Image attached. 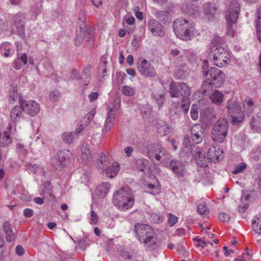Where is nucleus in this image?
<instances>
[{
	"label": "nucleus",
	"mask_w": 261,
	"mask_h": 261,
	"mask_svg": "<svg viewBox=\"0 0 261 261\" xmlns=\"http://www.w3.org/2000/svg\"><path fill=\"white\" fill-rule=\"evenodd\" d=\"M33 211L30 208H26L24 210L23 214L25 217H31L33 215Z\"/></svg>",
	"instance_id": "54"
},
{
	"label": "nucleus",
	"mask_w": 261,
	"mask_h": 261,
	"mask_svg": "<svg viewBox=\"0 0 261 261\" xmlns=\"http://www.w3.org/2000/svg\"><path fill=\"white\" fill-rule=\"evenodd\" d=\"M210 80L216 88L220 87L224 83L226 79L224 72L216 67H211Z\"/></svg>",
	"instance_id": "13"
},
{
	"label": "nucleus",
	"mask_w": 261,
	"mask_h": 261,
	"mask_svg": "<svg viewBox=\"0 0 261 261\" xmlns=\"http://www.w3.org/2000/svg\"><path fill=\"white\" fill-rule=\"evenodd\" d=\"M212 52L213 61L215 64L219 67L225 66L230 61V55L228 50L223 47H217Z\"/></svg>",
	"instance_id": "6"
},
{
	"label": "nucleus",
	"mask_w": 261,
	"mask_h": 261,
	"mask_svg": "<svg viewBox=\"0 0 261 261\" xmlns=\"http://www.w3.org/2000/svg\"><path fill=\"white\" fill-rule=\"evenodd\" d=\"M209 98L212 103L219 106L224 100V95L221 91L215 90L209 95Z\"/></svg>",
	"instance_id": "23"
},
{
	"label": "nucleus",
	"mask_w": 261,
	"mask_h": 261,
	"mask_svg": "<svg viewBox=\"0 0 261 261\" xmlns=\"http://www.w3.org/2000/svg\"><path fill=\"white\" fill-rule=\"evenodd\" d=\"M245 111L247 113H251L254 109V102L251 99L245 100L243 103Z\"/></svg>",
	"instance_id": "33"
},
{
	"label": "nucleus",
	"mask_w": 261,
	"mask_h": 261,
	"mask_svg": "<svg viewBox=\"0 0 261 261\" xmlns=\"http://www.w3.org/2000/svg\"><path fill=\"white\" fill-rule=\"evenodd\" d=\"M95 114V110H92L89 112L88 114H87L83 118V120L82 121H85V124H81L80 125V129H77L76 132L70 133L67 132L64 133L62 135V139L64 142L67 143H71L73 140L77 138V134L80 133V132L87 125H88L90 121L93 118L94 115Z\"/></svg>",
	"instance_id": "8"
},
{
	"label": "nucleus",
	"mask_w": 261,
	"mask_h": 261,
	"mask_svg": "<svg viewBox=\"0 0 261 261\" xmlns=\"http://www.w3.org/2000/svg\"><path fill=\"white\" fill-rule=\"evenodd\" d=\"M248 204H245L243 206L239 205L238 210L240 213H244L248 208Z\"/></svg>",
	"instance_id": "59"
},
{
	"label": "nucleus",
	"mask_w": 261,
	"mask_h": 261,
	"mask_svg": "<svg viewBox=\"0 0 261 261\" xmlns=\"http://www.w3.org/2000/svg\"><path fill=\"white\" fill-rule=\"evenodd\" d=\"M217 9L218 8L211 3H206L204 6V11L205 14L214 15Z\"/></svg>",
	"instance_id": "31"
},
{
	"label": "nucleus",
	"mask_w": 261,
	"mask_h": 261,
	"mask_svg": "<svg viewBox=\"0 0 261 261\" xmlns=\"http://www.w3.org/2000/svg\"><path fill=\"white\" fill-rule=\"evenodd\" d=\"M222 39L218 36H215L210 45V49L211 51H213L215 48L217 47H221L220 46V44L222 43Z\"/></svg>",
	"instance_id": "34"
},
{
	"label": "nucleus",
	"mask_w": 261,
	"mask_h": 261,
	"mask_svg": "<svg viewBox=\"0 0 261 261\" xmlns=\"http://www.w3.org/2000/svg\"><path fill=\"white\" fill-rule=\"evenodd\" d=\"M82 77H83L84 76H85V77H86V80L82 82V84L83 85V86L84 87H86L88 85V84L89 83L90 77L88 75V74H87L86 73L82 74Z\"/></svg>",
	"instance_id": "52"
},
{
	"label": "nucleus",
	"mask_w": 261,
	"mask_h": 261,
	"mask_svg": "<svg viewBox=\"0 0 261 261\" xmlns=\"http://www.w3.org/2000/svg\"><path fill=\"white\" fill-rule=\"evenodd\" d=\"M228 26H227V33L228 35L230 36L233 37L234 36L235 32L233 28V24H234L236 22H233L232 21H228V20H226Z\"/></svg>",
	"instance_id": "37"
},
{
	"label": "nucleus",
	"mask_w": 261,
	"mask_h": 261,
	"mask_svg": "<svg viewBox=\"0 0 261 261\" xmlns=\"http://www.w3.org/2000/svg\"><path fill=\"white\" fill-rule=\"evenodd\" d=\"M148 28L154 36L163 37L165 35V32L161 23L155 19H152L148 21Z\"/></svg>",
	"instance_id": "15"
},
{
	"label": "nucleus",
	"mask_w": 261,
	"mask_h": 261,
	"mask_svg": "<svg viewBox=\"0 0 261 261\" xmlns=\"http://www.w3.org/2000/svg\"><path fill=\"white\" fill-rule=\"evenodd\" d=\"M115 120V110L113 108L110 110L106 118L103 131L109 132L113 127Z\"/></svg>",
	"instance_id": "19"
},
{
	"label": "nucleus",
	"mask_w": 261,
	"mask_h": 261,
	"mask_svg": "<svg viewBox=\"0 0 261 261\" xmlns=\"http://www.w3.org/2000/svg\"><path fill=\"white\" fill-rule=\"evenodd\" d=\"M173 28L176 36L182 40L189 41L195 36L194 23L186 19H176L173 23Z\"/></svg>",
	"instance_id": "1"
},
{
	"label": "nucleus",
	"mask_w": 261,
	"mask_h": 261,
	"mask_svg": "<svg viewBox=\"0 0 261 261\" xmlns=\"http://www.w3.org/2000/svg\"><path fill=\"white\" fill-rule=\"evenodd\" d=\"M20 105L22 107L23 112L31 116H35L40 110L38 103L34 100H20Z\"/></svg>",
	"instance_id": "12"
},
{
	"label": "nucleus",
	"mask_w": 261,
	"mask_h": 261,
	"mask_svg": "<svg viewBox=\"0 0 261 261\" xmlns=\"http://www.w3.org/2000/svg\"><path fill=\"white\" fill-rule=\"evenodd\" d=\"M191 117L192 119L196 120L198 118V107L195 105H193L191 107Z\"/></svg>",
	"instance_id": "38"
},
{
	"label": "nucleus",
	"mask_w": 261,
	"mask_h": 261,
	"mask_svg": "<svg viewBox=\"0 0 261 261\" xmlns=\"http://www.w3.org/2000/svg\"><path fill=\"white\" fill-rule=\"evenodd\" d=\"M223 151L220 148L218 149L215 146H211L207 152V158L213 162H219L220 158L223 157Z\"/></svg>",
	"instance_id": "16"
},
{
	"label": "nucleus",
	"mask_w": 261,
	"mask_h": 261,
	"mask_svg": "<svg viewBox=\"0 0 261 261\" xmlns=\"http://www.w3.org/2000/svg\"><path fill=\"white\" fill-rule=\"evenodd\" d=\"M145 240L141 243H143L147 249L149 250H154L159 246V242L155 232L153 235L150 236Z\"/></svg>",
	"instance_id": "18"
},
{
	"label": "nucleus",
	"mask_w": 261,
	"mask_h": 261,
	"mask_svg": "<svg viewBox=\"0 0 261 261\" xmlns=\"http://www.w3.org/2000/svg\"><path fill=\"white\" fill-rule=\"evenodd\" d=\"M16 253L19 255H22L24 253V249L20 245H18L15 249Z\"/></svg>",
	"instance_id": "56"
},
{
	"label": "nucleus",
	"mask_w": 261,
	"mask_h": 261,
	"mask_svg": "<svg viewBox=\"0 0 261 261\" xmlns=\"http://www.w3.org/2000/svg\"><path fill=\"white\" fill-rule=\"evenodd\" d=\"M19 61H21L23 62V65H25L27 63V60H28V57L26 54H23L22 55V56L20 57V58H19Z\"/></svg>",
	"instance_id": "60"
},
{
	"label": "nucleus",
	"mask_w": 261,
	"mask_h": 261,
	"mask_svg": "<svg viewBox=\"0 0 261 261\" xmlns=\"http://www.w3.org/2000/svg\"><path fill=\"white\" fill-rule=\"evenodd\" d=\"M191 88L185 83H180L178 85L172 81L169 86V93L172 98L188 97L191 94Z\"/></svg>",
	"instance_id": "7"
},
{
	"label": "nucleus",
	"mask_w": 261,
	"mask_h": 261,
	"mask_svg": "<svg viewBox=\"0 0 261 261\" xmlns=\"http://www.w3.org/2000/svg\"><path fill=\"white\" fill-rule=\"evenodd\" d=\"M19 58H17L13 63V67L17 70L20 69L22 67V64L19 62Z\"/></svg>",
	"instance_id": "53"
},
{
	"label": "nucleus",
	"mask_w": 261,
	"mask_h": 261,
	"mask_svg": "<svg viewBox=\"0 0 261 261\" xmlns=\"http://www.w3.org/2000/svg\"><path fill=\"white\" fill-rule=\"evenodd\" d=\"M11 139L9 133L4 132L3 134L0 133V146H5L9 144Z\"/></svg>",
	"instance_id": "27"
},
{
	"label": "nucleus",
	"mask_w": 261,
	"mask_h": 261,
	"mask_svg": "<svg viewBox=\"0 0 261 261\" xmlns=\"http://www.w3.org/2000/svg\"><path fill=\"white\" fill-rule=\"evenodd\" d=\"M213 83L209 79H206L203 83L201 89L202 93L205 95H210V92L213 90Z\"/></svg>",
	"instance_id": "29"
},
{
	"label": "nucleus",
	"mask_w": 261,
	"mask_h": 261,
	"mask_svg": "<svg viewBox=\"0 0 261 261\" xmlns=\"http://www.w3.org/2000/svg\"><path fill=\"white\" fill-rule=\"evenodd\" d=\"M23 110L22 107L16 106H15L11 111L10 118L13 123H16L20 121L23 118Z\"/></svg>",
	"instance_id": "21"
},
{
	"label": "nucleus",
	"mask_w": 261,
	"mask_h": 261,
	"mask_svg": "<svg viewBox=\"0 0 261 261\" xmlns=\"http://www.w3.org/2000/svg\"><path fill=\"white\" fill-rule=\"evenodd\" d=\"M246 168V165L244 163H241L238 166H237L235 170L233 171V174H238L242 172Z\"/></svg>",
	"instance_id": "44"
},
{
	"label": "nucleus",
	"mask_w": 261,
	"mask_h": 261,
	"mask_svg": "<svg viewBox=\"0 0 261 261\" xmlns=\"http://www.w3.org/2000/svg\"><path fill=\"white\" fill-rule=\"evenodd\" d=\"M256 27L257 38L261 43V22L259 20L256 21Z\"/></svg>",
	"instance_id": "47"
},
{
	"label": "nucleus",
	"mask_w": 261,
	"mask_h": 261,
	"mask_svg": "<svg viewBox=\"0 0 261 261\" xmlns=\"http://www.w3.org/2000/svg\"><path fill=\"white\" fill-rule=\"evenodd\" d=\"M135 232L137 239L142 242L155 232L154 229L149 225L137 223L135 225Z\"/></svg>",
	"instance_id": "10"
},
{
	"label": "nucleus",
	"mask_w": 261,
	"mask_h": 261,
	"mask_svg": "<svg viewBox=\"0 0 261 261\" xmlns=\"http://www.w3.org/2000/svg\"><path fill=\"white\" fill-rule=\"evenodd\" d=\"M59 161L61 163L62 166L69 161L72 157V153L69 150H63L58 153Z\"/></svg>",
	"instance_id": "25"
},
{
	"label": "nucleus",
	"mask_w": 261,
	"mask_h": 261,
	"mask_svg": "<svg viewBox=\"0 0 261 261\" xmlns=\"http://www.w3.org/2000/svg\"><path fill=\"white\" fill-rule=\"evenodd\" d=\"M172 170L178 176H182L184 173V165L180 161L173 160L170 163Z\"/></svg>",
	"instance_id": "22"
},
{
	"label": "nucleus",
	"mask_w": 261,
	"mask_h": 261,
	"mask_svg": "<svg viewBox=\"0 0 261 261\" xmlns=\"http://www.w3.org/2000/svg\"><path fill=\"white\" fill-rule=\"evenodd\" d=\"M252 227L255 233L261 235V218H255L253 220Z\"/></svg>",
	"instance_id": "32"
},
{
	"label": "nucleus",
	"mask_w": 261,
	"mask_h": 261,
	"mask_svg": "<svg viewBox=\"0 0 261 261\" xmlns=\"http://www.w3.org/2000/svg\"><path fill=\"white\" fill-rule=\"evenodd\" d=\"M197 210V212L200 215H207L208 213V208L204 204H199Z\"/></svg>",
	"instance_id": "40"
},
{
	"label": "nucleus",
	"mask_w": 261,
	"mask_h": 261,
	"mask_svg": "<svg viewBox=\"0 0 261 261\" xmlns=\"http://www.w3.org/2000/svg\"><path fill=\"white\" fill-rule=\"evenodd\" d=\"M2 229L5 234L7 241L11 242L15 240L16 235L13 232L11 224L9 222L6 221L3 223Z\"/></svg>",
	"instance_id": "20"
},
{
	"label": "nucleus",
	"mask_w": 261,
	"mask_h": 261,
	"mask_svg": "<svg viewBox=\"0 0 261 261\" xmlns=\"http://www.w3.org/2000/svg\"><path fill=\"white\" fill-rule=\"evenodd\" d=\"M119 170V164L117 162H114L111 166L107 168L106 175L110 178H113L117 175Z\"/></svg>",
	"instance_id": "26"
},
{
	"label": "nucleus",
	"mask_w": 261,
	"mask_h": 261,
	"mask_svg": "<svg viewBox=\"0 0 261 261\" xmlns=\"http://www.w3.org/2000/svg\"><path fill=\"white\" fill-rule=\"evenodd\" d=\"M124 151L126 154V156L130 157L132 156L134 151V148L132 146H127L124 148Z\"/></svg>",
	"instance_id": "51"
},
{
	"label": "nucleus",
	"mask_w": 261,
	"mask_h": 261,
	"mask_svg": "<svg viewBox=\"0 0 261 261\" xmlns=\"http://www.w3.org/2000/svg\"><path fill=\"white\" fill-rule=\"evenodd\" d=\"M144 162L143 160H138L137 161V165L138 168L141 171H144L143 167H139V166L144 165Z\"/></svg>",
	"instance_id": "61"
},
{
	"label": "nucleus",
	"mask_w": 261,
	"mask_h": 261,
	"mask_svg": "<svg viewBox=\"0 0 261 261\" xmlns=\"http://www.w3.org/2000/svg\"><path fill=\"white\" fill-rule=\"evenodd\" d=\"M208 61L205 60L203 62V64L202 66L203 68V74L204 76H206L208 75Z\"/></svg>",
	"instance_id": "49"
},
{
	"label": "nucleus",
	"mask_w": 261,
	"mask_h": 261,
	"mask_svg": "<svg viewBox=\"0 0 261 261\" xmlns=\"http://www.w3.org/2000/svg\"><path fill=\"white\" fill-rule=\"evenodd\" d=\"M211 228L210 226H205L202 227L201 229V235L203 236L202 239H198V243L196 245L197 247H201L203 250L202 253L203 254L208 255L209 253V250L208 248L209 246H213V242L216 244L218 243V239L213 240V242L211 240L214 238L215 234L211 231Z\"/></svg>",
	"instance_id": "5"
},
{
	"label": "nucleus",
	"mask_w": 261,
	"mask_h": 261,
	"mask_svg": "<svg viewBox=\"0 0 261 261\" xmlns=\"http://www.w3.org/2000/svg\"><path fill=\"white\" fill-rule=\"evenodd\" d=\"M145 147L146 149L147 155L151 160L155 159L158 161L166 162L171 157L169 152L159 144H149Z\"/></svg>",
	"instance_id": "4"
},
{
	"label": "nucleus",
	"mask_w": 261,
	"mask_h": 261,
	"mask_svg": "<svg viewBox=\"0 0 261 261\" xmlns=\"http://www.w3.org/2000/svg\"><path fill=\"white\" fill-rule=\"evenodd\" d=\"M203 128L200 124H196L191 128V138L194 142L200 143L202 141Z\"/></svg>",
	"instance_id": "17"
},
{
	"label": "nucleus",
	"mask_w": 261,
	"mask_h": 261,
	"mask_svg": "<svg viewBox=\"0 0 261 261\" xmlns=\"http://www.w3.org/2000/svg\"><path fill=\"white\" fill-rule=\"evenodd\" d=\"M25 16L23 14L18 13L14 16V21L18 32L22 33L24 30Z\"/></svg>",
	"instance_id": "24"
},
{
	"label": "nucleus",
	"mask_w": 261,
	"mask_h": 261,
	"mask_svg": "<svg viewBox=\"0 0 261 261\" xmlns=\"http://www.w3.org/2000/svg\"><path fill=\"white\" fill-rule=\"evenodd\" d=\"M34 201L39 204H42L44 203V199L41 197H36L34 199Z\"/></svg>",
	"instance_id": "64"
},
{
	"label": "nucleus",
	"mask_w": 261,
	"mask_h": 261,
	"mask_svg": "<svg viewBox=\"0 0 261 261\" xmlns=\"http://www.w3.org/2000/svg\"><path fill=\"white\" fill-rule=\"evenodd\" d=\"M228 122L226 119H219L213 125L211 138L216 143H222L226 139L228 130Z\"/></svg>",
	"instance_id": "3"
},
{
	"label": "nucleus",
	"mask_w": 261,
	"mask_h": 261,
	"mask_svg": "<svg viewBox=\"0 0 261 261\" xmlns=\"http://www.w3.org/2000/svg\"><path fill=\"white\" fill-rule=\"evenodd\" d=\"M51 164L53 167L56 169H59L62 167L61 163L59 162L58 156H56L53 158L51 160Z\"/></svg>",
	"instance_id": "42"
},
{
	"label": "nucleus",
	"mask_w": 261,
	"mask_h": 261,
	"mask_svg": "<svg viewBox=\"0 0 261 261\" xmlns=\"http://www.w3.org/2000/svg\"><path fill=\"white\" fill-rule=\"evenodd\" d=\"M149 188L151 189V191L149 192L152 194H156L159 193V189L155 188V186L153 184H149L148 185Z\"/></svg>",
	"instance_id": "55"
},
{
	"label": "nucleus",
	"mask_w": 261,
	"mask_h": 261,
	"mask_svg": "<svg viewBox=\"0 0 261 261\" xmlns=\"http://www.w3.org/2000/svg\"><path fill=\"white\" fill-rule=\"evenodd\" d=\"M182 109L187 113L190 107V100L188 97H183L181 99Z\"/></svg>",
	"instance_id": "39"
},
{
	"label": "nucleus",
	"mask_w": 261,
	"mask_h": 261,
	"mask_svg": "<svg viewBox=\"0 0 261 261\" xmlns=\"http://www.w3.org/2000/svg\"><path fill=\"white\" fill-rule=\"evenodd\" d=\"M227 108L228 113L231 117L232 123L236 124L243 121L244 119V114L238 101H230L228 103Z\"/></svg>",
	"instance_id": "9"
},
{
	"label": "nucleus",
	"mask_w": 261,
	"mask_h": 261,
	"mask_svg": "<svg viewBox=\"0 0 261 261\" xmlns=\"http://www.w3.org/2000/svg\"><path fill=\"white\" fill-rule=\"evenodd\" d=\"M134 195L128 186H124L118 190L113 196V203L122 210L130 208L134 203Z\"/></svg>",
	"instance_id": "2"
},
{
	"label": "nucleus",
	"mask_w": 261,
	"mask_h": 261,
	"mask_svg": "<svg viewBox=\"0 0 261 261\" xmlns=\"http://www.w3.org/2000/svg\"><path fill=\"white\" fill-rule=\"evenodd\" d=\"M126 62L130 65H132L134 64V58L133 56L128 55L126 58Z\"/></svg>",
	"instance_id": "62"
},
{
	"label": "nucleus",
	"mask_w": 261,
	"mask_h": 261,
	"mask_svg": "<svg viewBox=\"0 0 261 261\" xmlns=\"http://www.w3.org/2000/svg\"><path fill=\"white\" fill-rule=\"evenodd\" d=\"M91 2L92 4L96 8H98L102 4V0H91Z\"/></svg>",
	"instance_id": "58"
},
{
	"label": "nucleus",
	"mask_w": 261,
	"mask_h": 261,
	"mask_svg": "<svg viewBox=\"0 0 261 261\" xmlns=\"http://www.w3.org/2000/svg\"><path fill=\"white\" fill-rule=\"evenodd\" d=\"M158 133L161 136H166L169 132V127L167 123L162 122L158 123L156 125Z\"/></svg>",
	"instance_id": "30"
},
{
	"label": "nucleus",
	"mask_w": 261,
	"mask_h": 261,
	"mask_svg": "<svg viewBox=\"0 0 261 261\" xmlns=\"http://www.w3.org/2000/svg\"><path fill=\"white\" fill-rule=\"evenodd\" d=\"M10 44L9 43L6 42L2 46V48H4V50H5L4 55L6 57H8L10 55Z\"/></svg>",
	"instance_id": "45"
},
{
	"label": "nucleus",
	"mask_w": 261,
	"mask_h": 261,
	"mask_svg": "<svg viewBox=\"0 0 261 261\" xmlns=\"http://www.w3.org/2000/svg\"><path fill=\"white\" fill-rule=\"evenodd\" d=\"M98 96V93L97 92H93L89 95V98L91 101H93L96 99Z\"/></svg>",
	"instance_id": "57"
},
{
	"label": "nucleus",
	"mask_w": 261,
	"mask_h": 261,
	"mask_svg": "<svg viewBox=\"0 0 261 261\" xmlns=\"http://www.w3.org/2000/svg\"><path fill=\"white\" fill-rule=\"evenodd\" d=\"M138 70L140 74L145 77H153L156 75L153 66L145 59H143L140 61L138 66Z\"/></svg>",
	"instance_id": "11"
},
{
	"label": "nucleus",
	"mask_w": 261,
	"mask_h": 261,
	"mask_svg": "<svg viewBox=\"0 0 261 261\" xmlns=\"http://www.w3.org/2000/svg\"><path fill=\"white\" fill-rule=\"evenodd\" d=\"M220 221L223 222H227L230 220V216L228 214L225 213H220L218 216Z\"/></svg>",
	"instance_id": "43"
},
{
	"label": "nucleus",
	"mask_w": 261,
	"mask_h": 261,
	"mask_svg": "<svg viewBox=\"0 0 261 261\" xmlns=\"http://www.w3.org/2000/svg\"><path fill=\"white\" fill-rule=\"evenodd\" d=\"M121 91L122 93L126 96H133L135 92L134 88L128 86H124Z\"/></svg>",
	"instance_id": "35"
},
{
	"label": "nucleus",
	"mask_w": 261,
	"mask_h": 261,
	"mask_svg": "<svg viewBox=\"0 0 261 261\" xmlns=\"http://www.w3.org/2000/svg\"><path fill=\"white\" fill-rule=\"evenodd\" d=\"M240 11V6L238 2L233 0L231 2L229 8L228 13L226 16V19L228 21L236 22Z\"/></svg>",
	"instance_id": "14"
},
{
	"label": "nucleus",
	"mask_w": 261,
	"mask_h": 261,
	"mask_svg": "<svg viewBox=\"0 0 261 261\" xmlns=\"http://www.w3.org/2000/svg\"><path fill=\"white\" fill-rule=\"evenodd\" d=\"M140 8L139 7H136L134 9V11L135 13L136 17L140 20H142L143 19V13L141 11H139Z\"/></svg>",
	"instance_id": "48"
},
{
	"label": "nucleus",
	"mask_w": 261,
	"mask_h": 261,
	"mask_svg": "<svg viewBox=\"0 0 261 261\" xmlns=\"http://www.w3.org/2000/svg\"><path fill=\"white\" fill-rule=\"evenodd\" d=\"M82 158L85 161H89L92 159L90 150L87 144H83L81 147Z\"/></svg>",
	"instance_id": "28"
},
{
	"label": "nucleus",
	"mask_w": 261,
	"mask_h": 261,
	"mask_svg": "<svg viewBox=\"0 0 261 261\" xmlns=\"http://www.w3.org/2000/svg\"><path fill=\"white\" fill-rule=\"evenodd\" d=\"M127 74L133 76L136 75V71L133 68L127 69L126 70Z\"/></svg>",
	"instance_id": "63"
},
{
	"label": "nucleus",
	"mask_w": 261,
	"mask_h": 261,
	"mask_svg": "<svg viewBox=\"0 0 261 261\" xmlns=\"http://www.w3.org/2000/svg\"><path fill=\"white\" fill-rule=\"evenodd\" d=\"M168 222L171 225L173 226L174 224L177 223L178 218L172 214H169L168 215Z\"/></svg>",
	"instance_id": "46"
},
{
	"label": "nucleus",
	"mask_w": 261,
	"mask_h": 261,
	"mask_svg": "<svg viewBox=\"0 0 261 261\" xmlns=\"http://www.w3.org/2000/svg\"><path fill=\"white\" fill-rule=\"evenodd\" d=\"M106 62L101 63L98 68V74L99 77H103L107 72Z\"/></svg>",
	"instance_id": "36"
},
{
	"label": "nucleus",
	"mask_w": 261,
	"mask_h": 261,
	"mask_svg": "<svg viewBox=\"0 0 261 261\" xmlns=\"http://www.w3.org/2000/svg\"><path fill=\"white\" fill-rule=\"evenodd\" d=\"M134 254V252H129L126 250H122L120 252V255L124 259H130Z\"/></svg>",
	"instance_id": "41"
},
{
	"label": "nucleus",
	"mask_w": 261,
	"mask_h": 261,
	"mask_svg": "<svg viewBox=\"0 0 261 261\" xmlns=\"http://www.w3.org/2000/svg\"><path fill=\"white\" fill-rule=\"evenodd\" d=\"M91 222H92L93 224H96L98 220V216L96 214V213L94 211H92L91 213Z\"/></svg>",
	"instance_id": "50"
}]
</instances>
